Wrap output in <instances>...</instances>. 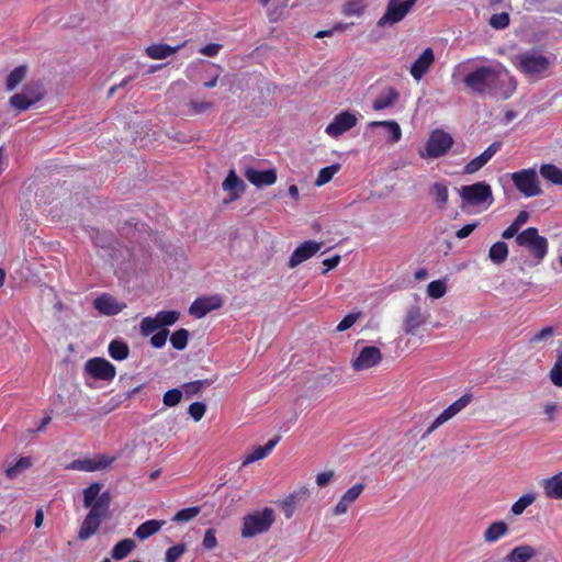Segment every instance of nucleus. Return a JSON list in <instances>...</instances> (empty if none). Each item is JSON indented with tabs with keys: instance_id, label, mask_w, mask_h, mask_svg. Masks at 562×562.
<instances>
[{
	"instance_id": "1",
	"label": "nucleus",
	"mask_w": 562,
	"mask_h": 562,
	"mask_svg": "<svg viewBox=\"0 0 562 562\" xmlns=\"http://www.w3.org/2000/svg\"><path fill=\"white\" fill-rule=\"evenodd\" d=\"M102 483L94 482L86 487L83 494V506L90 508L78 531V539L86 541L91 538L100 528L102 520L109 516L112 495L109 491L101 493Z\"/></svg>"
},
{
	"instance_id": "2",
	"label": "nucleus",
	"mask_w": 562,
	"mask_h": 562,
	"mask_svg": "<svg viewBox=\"0 0 562 562\" xmlns=\"http://www.w3.org/2000/svg\"><path fill=\"white\" fill-rule=\"evenodd\" d=\"M515 68L525 77L539 80L550 74L551 60L538 49L525 50L512 58Z\"/></svg>"
},
{
	"instance_id": "3",
	"label": "nucleus",
	"mask_w": 562,
	"mask_h": 562,
	"mask_svg": "<svg viewBox=\"0 0 562 562\" xmlns=\"http://www.w3.org/2000/svg\"><path fill=\"white\" fill-rule=\"evenodd\" d=\"M499 81V71L491 66H480L467 74L463 83L471 93L492 94Z\"/></svg>"
},
{
	"instance_id": "4",
	"label": "nucleus",
	"mask_w": 562,
	"mask_h": 562,
	"mask_svg": "<svg viewBox=\"0 0 562 562\" xmlns=\"http://www.w3.org/2000/svg\"><path fill=\"white\" fill-rule=\"evenodd\" d=\"M459 194L461 198V207L463 210L467 206L486 210L494 202L492 188L485 181H479L473 184L463 186L459 190Z\"/></svg>"
},
{
	"instance_id": "5",
	"label": "nucleus",
	"mask_w": 562,
	"mask_h": 562,
	"mask_svg": "<svg viewBox=\"0 0 562 562\" xmlns=\"http://www.w3.org/2000/svg\"><path fill=\"white\" fill-rule=\"evenodd\" d=\"M515 241L518 246L527 248L537 262H541L548 254L549 243L546 237L539 235L536 227H528L520 232Z\"/></svg>"
},
{
	"instance_id": "6",
	"label": "nucleus",
	"mask_w": 562,
	"mask_h": 562,
	"mask_svg": "<svg viewBox=\"0 0 562 562\" xmlns=\"http://www.w3.org/2000/svg\"><path fill=\"white\" fill-rule=\"evenodd\" d=\"M453 137L445 132L443 130H434L424 147L423 151H419L422 158H439L445 156L453 146Z\"/></svg>"
},
{
	"instance_id": "7",
	"label": "nucleus",
	"mask_w": 562,
	"mask_h": 562,
	"mask_svg": "<svg viewBox=\"0 0 562 562\" xmlns=\"http://www.w3.org/2000/svg\"><path fill=\"white\" fill-rule=\"evenodd\" d=\"M510 179L515 188L527 198L537 196L542 193L537 172L533 168L513 172Z\"/></svg>"
},
{
	"instance_id": "8",
	"label": "nucleus",
	"mask_w": 562,
	"mask_h": 562,
	"mask_svg": "<svg viewBox=\"0 0 562 562\" xmlns=\"http://www.w3.org/2000/svg\"><path fill=\"white\" fill-rule=\"evenodd\" d=\"M417 0H389L384 14L379 19L378 26L384 27L401 22Z\"/></svg>"
},
{
	"instance_id": "9",
	"label": "nucleus",
	"mask_w": 562,
	"mask_h": 562,
	"mask_svg": "<svg viewBox=\"0 0 562 562\" xmlns=\"http://www.w3.org/2000/svg\"><path fill=\"white\" fill-rule=\"evenodd\" d=\"M180 313L178 311H159L155 317H144L140 322V334L144 337L151 335L158 329H165L164 327L172 326L178 322Z\"/></svg>"
},
{
	"instance_id": "10",
	"label": "nucleus",
	"mask_w": 562,
	"mask_h": 562,
	"mask_svg": "<svg viewBox=\"0 0 562 562\" xmlns=\"http://www.w3.org/2000/svg\"><path fill=\"white\" fill-rule=\"evenodd\" d=\"M276 520L272 508L265 507L262 510L248 514V537L267 532Z\"/></svg>"
},
{
	"instance_id": "11",
	"label": "nucleus",
	"mask_w": 562,
	"mask_h": 562,
	"mask_svg": "<svg viewBox=\"0 0 562 562\" xmlns=\"http://www.w3.org/2000/svg\"><path fill=\"white\" fill-rule=\"evenodd\" d=\"M115 457L99 454L95 458L77 459L67 465L68 470H77L83 472H94L104 470L112 465Z\"/></svg>"
},
{
	"instance_id": "12",
	"label": "nucleus",
	"mask_w": 562,
	"mask_h": 562,
	"mask_svg": "<svg viewBox=\"0 0 562 562\" xmlns=\"http://www.w3.org/2000/svg\"><path fill=\"white\" fill-rule=\"evenodd\" d=\"M86 371L97 380L111 381L115 378V367L104 358H92L86 362Z\"/></svg>"
},
{
	"instance_id": "13",
	"label": "nucleus",
	"mask_w": 562,
	"mask_h": 562,
	"mask_svg": "<svg viewBox=\"0 0 562 562\" xmlns=\"http://www.w3.org/2000/svg\"><path fill=\"white\" fill-rule=\"evenodd\" d=\"M472 396L469 394L462 395L460 398L450 404L428 427L424 437L431 435L437 428L447 423L459 412H461L468 404H470Z\"/></svg>"
},
{
	"instance_id": "14",
	"label": "nucleus",
	"mask_w": 562,
	"mask_h": 562,
	"mask_svg": "<svg viewBox=\"0 0 562 562\" xmlns=\"http://www.w3.org/2000/svg\"><path fill=\"white\" fill-rule=\"evenodd\" d=\"M357 116L353 113L349 111H344L334 117L331 123H329L326 126L325 132L330 137L337 138L344 133L355 127L357 125Z\"/></svg>"
},
{
	"instance_id": "15",
	"label": "nucleus",
	"mask_w": 562,
	"mask_h": 562,
	"mask_svg": "<svg viewBox=\"0 0 562 562\" xmlns=\"http://www.w3.org/2000/svg\"><path fill=\"white\" fill-rule=\"evenodd\" d=\"M382 361V353L378 347H363L358 357L352 360L351 367L355 371H363L371 369Z\"/></svg>"
},
{
	"instance_id": "16",
	"label": "nucleus",
	"mask_w": 562,
	"mask_h": 562,
	"mask_svg": "<svg viewBox=\"0 0 562 562\" xmlns=\"http://www.w3.org/2000/svg\"><path fill=\"white\" fill-rule=\"evenodd\" d=\"M223 300L220 295L202 296L195 299L189 307V313L195 318H202L207 313L221 308Z\"/></svg>"
},
{
	"instance_id": "17",
	"label": "nucleus",
	"mask_w": 562,
	"mask_h": 562,
	"mask_svg": "<svg viewBox=\"0 0 562 562\" xmlns=\"http://www.w3.org/2000/svg\"><path fill=\"white\" fill-rule=\"evenodd\" d=\"M322 247V243L314 240H306L302 243L295 250L292 252L289 259V267L295 268L302 262L312 258Z\"/></svg>"
},
{
	"instance_id": "18",
	"label": "nucleus",
	"mask_w": 562,
	"mask_h": 562,
	"mask_svg": "<svg viewBox=\"0 0 562 562\" xmlns=\"http://www.w3.org/2000/svg\"><path fill=\"white\" fill-rule=\"evenodd\" d=\"M93 307L102 315L114 316L121 313L126 304L119 302L110 294L103 293L94 299Z\"/></svg>"
},
{
	"instance_id": "19",
	"label": "nucleus",
	"mask_w": 562,
	"mask_h": 562,
	"mask_svg": "<svg viewBox=\"0 0 562 562\" xmlns=\"http://www.w3.org/2000/svg\"><path fill=\"white\" fill-rule=\"evenodd\" d=\"M502 148L501 142L492 143L482 154L471 159L463 168V173L473 175L482 169Z\"/></svg>"
},
{
	"instance_id": "20",
	"label": "nucleus",
	"mask_w": 562,
	"mask_h": 562,
	"mask_svg": "<svg viewBox=\"0 0 562 562\" xmlns=\"http://www.w3.org/2000/svg\"><path fill=\"white\" fill-rule=\"evenodd\" d=\"M498 71L499 81L497 82L496 88L493 90V93L497 94L503 100H507L517 90V79L510 75V72L505 67H501Z\"/></svg>"
},
{
	"instance_id": "21",
	"label": "nucleus",
	"mask_w": 562,
	"mask_h": 562,
	"mask_svg": "<svg viewBox=\"0 0 562 562\" xmlns=\"http://www.w3.org/2000/svg\"><path fill=\"white\" fill-rule=\"evenodd\" d=\"M427 322L426 315L418 305L411 306L403 319V330L407 335H416L418 328Z\"/></svg>"
},
{
	"instance_id": "22",
	"label": "nucleus",
	"mask_w": 562,
	"mask_h": 562,
	"mask_svg": "<svg viewBox=\"0 0 562 562\" xmlns=\"http://www.w3.org/2000/svg\"><path fill=\"white\" fill-rule=\"evenodd\" d=\"M435 63V54L430 47H427L423 50V53L418 56V58L411 66V75L412 77L419 81L430 69L432 64Z\"/></svg>"
},
{
	"instance_id": "23",
	"label": "nucleus",
	"mask_w": 562,
	"mask_h": 562,
	"mask_svg": "<svg viewBox=\"0 0 562 562\" xmlns=\"http://www.w3.org/2000/svg\"><path fill=\"white\" fill-rule=\"evenodd\" d=\"M364 490L362 483H357L348 488L340 497L339 502L333 508L331 514L334 516H341L348 512L349 506L357 501Z\"/></svg>"
},
{
	"instance_id": "24",
	"label": "nucleus",
	"mask_w": 562,
	"mask_h": 562,
	"mask_svg": "<svg viewBox=\"0 0 562 562\" xmlns=\"http://www.w3.org/2000/svg\"><path fill=\"white\" fill-rule=\"evenodd\" d=\"M276 169L256 170L248 168V182L257 188L272 186L277 182Z\"/></svg>"
},
{
	"instance_id": "25",
	"label": "nucleus",
	"mask_w": 562,
	"mask_h": 562,
	"mask_svg": "<svg viewBox=\"0 0 562 562\" xmlns=\"http://www.w3.org/2000/svg\"><path fill=\"white\" fill-rule=\"evenodd\" d=\"M538 555V550L530 544L513 548L504 558V562H530Z\"/></svg>"
},
{
	"instance_id": "26",
	"label": "nucleus",
	"mask_w": 562,
	"mask_h": 562,
	"mask_svg": "<svg viewBox=\"0 0 562 562\" xmlns=\"http://www.w3.org/2000/svg\"><path fill=\"white\" fill-rule=\"evenodd\" d=\"M307 493H308V490L306 487H302L297 491L290 493L282 501H279L277 503L286 519H290L293 517L297 502L303 496L307 495Z\"/></svg>"
},
{
	"instance_id": "27",
	"label": "nucleus",
	"mask_w": 562,
	"mask_h": 562,
	"mask_svg": "<svg viewBox=\"0 0 562 562\" xmlns=\"http://www.w3.org/2000/svg\"><path fill=\"white\" fill-rule=\"evenodd\" d=\"M544 495L550 499H562V471L540 482Z\"/></svg>"
},
{
	"instance_id": "28",
	"label": "nucleus",
	"mask_w": 562,
	"mask_h": 562,
	"mask_svg": "<svg viewBox=\"0 0 562 562\" xmlns=\"http://www.w3.org/2000/svg\"><path fill=\"white\" fill-rule=\"evenodd\" d=\"M187 42H183L177 46H170L168 44H153L148 47H146V55L151 59H165L173 54H176L178 50H180L182 47L186 46Z\"/></svg>"
},
{
	"instance_id": "29",
	"label": "nucleus",
	"mask_w": 562,
	"mask_h": 562,
	"mask_svg": "<svg viewBox=\"0 0 562 562\" xmlns=\"http://www.w3.org/2000/svg\"><path fill=\"white\" fill-rule=\"evenodd\" d=\"M222 188L224 191L228 192L229 200H236L244 191V182L236 175L235 170H229L226 179L223 181Z\"/></svg>"
},
{
	"instance_id": "30",
	"label": "nucleus",
	"mask_w": 562,
	"mask_h": 562,
	"mask_svg": "<svg viewBox=\"0 0 562 562\" xmlns=\"http://www.w3.org/2000/svg\"><path fill=\"white\" fill-rule=\"evenodd\" d=\"M400 99V93L395 88L390 87L381 92L373 101L372 109L374 111H381L384 109L392 108Z\"/></svg>"
},
{
	"instance_id": "31",
	"label": "nucleus",
	"mask_w": 562,
	"mask_h": 562,
	"mask_svg": "<svg viewBox=\"0 0 562 562\" xmlns=\"http://www.w3.org/2000/svg\"><path fill=\"white\" fill-rule=\"evenodd\" d=\"M509 532V527L504 520L492 522L483 532V539L486 543H494Z\"/></svg>"
},
{
	"instance_id": "32",
	"label": "nucleus",
	"mask_w": 562,
	"mask_h": 562,
	"mask_svg": "<svg viewBox=\"0 0 562 562\" xmlns=\"http://www.w3.org/2000/svg\"><path fill=\"white\" fill-rule=\"evenodd\" d=\"M280 440L281 436L277 435L271 438L265 446L254 447L252 450L248 453V464L268 457Z\"/></svg>"
},
{
	"instance_id": "33",
	"label": "nucleus",
	"mask_w": 562,
	"mask_h": 562,
	"mask_svg": "<svg viewBox=\"0 0 562 562\" xmlns=\"http://www.w3.org/2000/svg\"><path fill=\"white\" fill-rule=\"evenodd\" d=\"M165 520L156 519L146 520L136 528L134 535L140 540H145L151 537L153 535L157 533L165 525Z\"/></svg>"
},
{
	"instance_id": "34",
	"label": "nucleus",
	"mask_w": 562,
	"mask_h": 562,
	"mask_svg": "<svg viewBox=\"0 0 562 562\" xmlns=\"http://www.w3.org/2000/svg\"><path fill=\"white\" fill-rule=\"evenodd\" d=\"M371 127H384L387 130L390 136L389 142L394 144L401 140L402 130L397 122L395 121H373L370 123Z\"/></svg>"
},
{
	"instance_id": "35",
	"label": "nucleus",
	"mask_w": 562,
	"mask_h": 562,
	"mask_svg": "<svg viewBox=\"0 0 562 562\" xmlns=\"http://www.w3.org/2000/svg\"><path fill=\"white\" fill-rule=\"evenodd\" d=\"M508 257V246L505 241L494 243L488 250V258L495 265H502Z\"/></svg>"
},
{
	"instance_id": "36",
	"label": "nucleus",
	"mask_w": 562,
	"mask_h": 562,
	"mask_svg": "<svg viewBox=\"0 0 562 562\" xmlns=\"http://www.w3.org/2000/svg\"><path fill=\"white\" fill-rule=\"evenodd\" d=\"M135 541L131 538L119 541L111 551V557L116 560L125 559L135 548Z\"/></svg>"
},
{
	"instance_id": "37",
	"label": "nucleus",
	"mask_w": 562,
	"mask_h": 562,
	"mask_svg": "<svg viewBox=\"0 0 562 562\" xmlns=\"http://www.w3.org/2000/svg\"><path fill=\"white\" fill-rule=\"evenodd\" d=\"M108 351L110 357L116 361L125 360L130 355L128 345L119 339H114L109 344Z\"/></svg>"
},
{
	"instance_id": "38",
	"label": "nucleus",
	"mask_w": 562,
	"mask_h": 562,
	"mask_svg": "<svg viewBox=\"0 0 562 562\" xmlns=\"http://www.w3.org/2000/svg\"><path fill=\"white\" fill-rule=\"evenodd\" d=\"M540 175L547 181L562 186V169L552 164H544L540 167Z\"/></svg>"
},
{
	"instance_id": "39",
	"label": "nucleus",
	"mask_w": 562,
	"mask_h": 562,
	"mask_svg": "<svg viewBox=\"0 0 562 562\" xmlns=\"http://www.w3.org/2000/svg\"><path fill=\"white\" fill-rule=\"evenodd\" d=\"M27 68L26 66L15 67L7 77L5 86L9 91H13L25 78Z\"/></svg>"
},
{
	"instance_id": "40",
	"label": "nucleus",
	"mask_w": 562,
	"mask_h": 562,
	"mask_svg": "<svg viewBox=\"0 0 562 562\" xmlns=\"http://www.w3.org/2000/svg\"><path fill=\"white\" fill-rule=\"evenodd\" d=\"M21 92L34 104L38 103L45 95V91L41 83L25 85Z\"/></svg>"
},
{
	"instance_id": "41",
	"label": "nucleus",
	"mask_w": 562,
	"mask_h": 562,
	"mask_svg": "<svg viewBox=\"0 0 562 562\" xmlns=\"http://www.w3.org/2000/svg\"><path fill=\"white\" fill-rule=\"evenodd\" d=\"M435 201L440 209H445L449 200L448 187L442 182H435L431 187Z\"/></svg>"
},
{
	"instance_id": "42",
	"label": "nucleus",
	"mask_w": 562,
	"mask_h": 562,
	"mask_svg": "<svg viewBox=\"0 0 562 562\" xmlns=\"http://www.w3.org/2000/svg\"><path fill=\"white\" fill-rule=\"evenodd\" d=\"M536 501V494L535 493H527L521 495L513 505H512V513L516 516L521 515L525 509L530 506Z\"/></svg>"
},
{
	"instance_id": "43",
	"label": "nucleus",
	"mask_w": 562,
	"mask_h": 562,
	"mask_svg": "<svg viewBox=\"0 0 562 562\" xmlns=\"http://www.w3.org/2000/svg\"><path fill=\"white\" fill-rule=\"evenodd\" d=\"M339 169H340V166L338 164L322 168L318 172L316 180H315V184L317 187H322V186L328 183L333 179V177L339 171Z\"/></svg>"
},
{
	"instance_id": "44",
	"label": "nucleus",
	"mask_w": 562,
	"mask_h": 562,
	"mask_svg": "<svg viewBox=\"0 0 562 562\" xmlns=\"http://www.w3.org/2000/svg\"><path fill=\"white\" fill-rule=\"evenodd\" d=\"M9 104L16 110L19 113L29 110L31 106L35 105L32 101H30L22 92L14 93L9 99Z\"/></svg>"
},
{
	"instance_id": "45",
	"label": "nucleus",
	"mask_w": 562,
	"mask_h": 562,
	"mask_svg": "<svg viewBox=\"0 0 562 562\" xmlns=\"http://www.w3.org/2000/svg\"><path fill=\"white\" fill-rule=\"evenodd\" d=\"M31 465V459L27 457H22L13 465L5 470V475L8 479H15L21 471L29 469Z\"/></svg>"
},
{
	"instance_id": "46",
	"label": "nucleus",
	"mask_w": 562,
	"mask_h": 562,
	"mask_svg": "<svg viewBox=\"0 0 562 562\" xmlns=\"http://www.w3.org/2000/svg\"><path fill=\"white\" fill-rule=\"evenodd\" d=\"M189 331L184 328L176 330L171 337L170 342L177 350H183L188 345Z\"/></svg>"
},
{
	"instance_id": "47",
	"label": "nucleus",
	"mask_w": 562,
	"mask_h": 562,
	"mask_svg": "<svg viewBox=\"0 0 562 562\" xmlns=\"http://www.w3.org/2000/svg\"><path fill=\"white\" fill-rule=\"evenodd\" d=\"M366 5L361 0H352L344 4L342 13L347 16H360L363 14Z\"/></svg>"
},
{
	"instance_id": "48",
	"label": "nucleus",
	"mask_w": 562,
	"mask_h": 562,
	"mask_svg": "<svg viewBox=\"0 0 562 562\" xmlns=\"http://www.w3.org/2000/svg\"><path fill=\"white\" fill-rule=\"evenodd\" d=\"M200 512L201 508L199 506L183 508L176 513V515L172 517V520L176 522L189 521L195 518Z\"/></svg>"
},
{
	"instance_id": "49",
	"label": "nucleus",
	"mask_w": 562,
	"mask_h": 562,
	"mask_svg": "<svg viewBox=\"0 0 562 562\" xmlns=\"http://www.w3.org/2000/svg\"><path fill=\"white\" fill-rule=\"evenodd\" d=\"M510 19L507 12L493 14L490 18V25L495 30H503L509 25Z\"/></svg>"
},
{
	"instance_id": "50",
	"label": "nucleus",
	"mask_w": 562,
	"mask_h": 562,
	"mask_svg": "<svg viewBox=\"0 0 562 562\" xmlns=\"http://www.w3.org/2000/svg\"><path fill=\"white\" fill-rule=\"evenodd\" d=\"M446 283L440 280L431 281L427 286V293L432 299L442 297L446 294Z\"/></svg>"
},
{
	"instance_id": "51",
	"label": "nucleus",
	"mask_w": 562,
	"mask_h": 562,
	"mask_svg": "<svg viewBox=\"0 0 562 562\" xmlns=\"http://www.w3.org/2000/svg\"><path fill=\"white\" fill-rule=\"evenodd\" d=\"M186 550L187 546L184 543H179L168 548L165 554V562H177Z\"/></svg>"
},
{
	"instance_id": "52",
	"label": "nucleus",
	"mask_w": 562,
	"mask_h": 562,
	"mask_svg": "<svg viewBox=\"0 0 562 562\" xmlns=\"http://www.w3.org/2000/svg\"><path fill=\"white\" fill-rule=\"evenodd\" d=\"M361 316L360 312L347 314L337 325L336 331L342 333L351 328Z\"/></svg>"
},
{
	"instance_id": "53",
	"label": "nucleus",
	"mask_w": 562,
	"mask_h": 562,
	"mask_svg": "<svg viewBox=\"0 0 562 562\" xmlns=\"http://www.w3.org/2000/svg\"><path fill=\"white\" fill-rule=\"evenodd\" d=\"M182 392L179 389H171L164 394V404L168 407H173L180 403Z\"/></svg>"
},
{
	"instance_id": "54",
	"label": "nucleus",
	"mask_w": 562,
	"mask_h": 562,
	"mask_svg": "<svg viewBox=\"0 0 562 562\" xmlns=\"http://www.w3.org/2000/svg\"><path fill=\"white\" fill-rule=\"evenodd\" d=\"M211 382L207 381V380H195V381H192V382H188L186 384H183V390H184V393L186 395L189 397V396H192L196 393H199L205 385H210Z\"/></svg>"
},
{
	"instance_id": "55",
	"label": "nucleus",
	"mask_w": 562,
	"mask_h": 562,
	"mask_svg": "<svg viewBox=\"0 0 562 562\" xmlns=\"http://www.w3.org/2000/svg\"><path fill=\"white\" fill-rule=\"evenodd\" d=\"M188 412L195 422H199L203 418L206 412V406L202 402H194L190 404Z\"/></svg>"
},
{
	"instance_id": "56",
	"label": "nucleus",
	"mask_w": 562,
	"mask_h": 562,
	"mask_svg": "<svg viewBox=\"0 0 562 562\" xmlns=\"http://www.w3.org/2000/svg\"><path fill=\"white\" fill-rule=\"evenodd\" d=\"M168 335V329H160L150 337V345L157 349L162 348L166 345Z\"/></svg>"
},
{
	"instance_id": "57",
	"label": "nucleus",
	"mask_w": 562,
	"mask_h": 562,
	"mask_svg": "<svg viewBox=\"0 0 562 562\" xmlns=\"http://www.w3.org/2000/svg\"><path fill=\"white\" fill-rule=\"evenodd\" d=\"M188 105L192 114H202L209 111L213 103L209 101H190Z\"/></svg>"
},
{
	"instance_id": "58",
	"label": "nucleus",
	"mask_w": 562,
	"mask_h": 562,
	"mask_svg": "<svg viewBox=\"0 0 562 562\" xmlns=\"http://www.w3.org/2000/svg\"><path fill=\"white\" fill-rule=\"evenodd\" d=\"M554 335V330H553V327L551 326H548V327H544L542 328L541 330H539L538 333H536L531 338H530V344H538L540 341H543V340H547L551 337H553Z\"/></svg>"
},
{
	"instance_id": "59",
	"label": "nucleus",
	"mask_w": 562,
	"mask_h": 562,
	"mask_svg": "<svg viewBox=\"0 0 562 562\" xmlns=\"http://www.w3.org/2000/svg\"><path fill=\"white\" fill-rule=\"evenodd\" d=\"M202 544H203V547L206 550H212V549H214L216 547L217 540H216V537H215L214 529H207L205 531Z\"/></svg>"
},
{
	"instance_id": "60",
	"label": "nucleus",
	"mask_w": 562,
	"mask_h": 562,
	"mask_svg": "<svg viewBox=\"0 0 562 562\" xmlns=\"http://www.w3.org/2000/svg\"><path fill=\"white\" fill-rule=\"evenodd\" d=\"M335 476V473L334 471H325V472H322V473H318L316 475V484L319 486V487H324L326 486L328 483L331 482V480L334 479Z\"/></svg>"
},
{
	"instance_id": "61",
	"label": "nucleus",
	"mask_w": 562,
	"mask_h": 562,
	"mask_svg": "<svg viewBox=\"0 0 562 562\" xmlns=\"http://www.w3.org/2000/svg\"><path fill=\"white\" fill-rule=\"evenodd\" d=\"M477 225L479 224L476 222L464 225L463 227H461L460 229L457 231V233H456L457 238H459V239L467 238L468 236H470L472 234V232L477 227Z\"/></svg>"
},
{
	"instance_id": "62",
	"label": "nucleus",
	"mask_w": 562,
	"mask_h": 562,
	"mask_svg": "<svg viewBox=\"0 0 562 562\" xmlns=\"http://www.w3.org/2000/svg\"><path fill=\"white\" fill-rule=\"evenodd\" d=\"M558 409H559V406H558L557 403L548 402V403L544 404L543 412H544V414L547 416V420L548 422L554 420L555 413H557Z\"/></svg>"
},
{
	"instance_id": "63",
	"label": "nucleus",
	"mask_w": 562,
	"mask_h": 562,
	"mask_svg": "<svg viewBox=\"0 0 562 562\" xmlns=\"http://www.w3.org/2000/svg\"><path fill=\"white\" fill-rule=\"evenodd\" d=\"M221 47L222 46L220 44H207L200 49V53L205 56L213 57L220 52Z\"/></svg>"
},
{
	"instance_id": "64",
	"label": "nucleus",
	"mask_w": 562,
	"mask_h": 562,
	"mask_svg": "<svg viewBox=\"0 0 562 562\" xmlns=\"http://www.w3.org/2000/svg\"><path fill=\"white\" fill-rule=\"evenodd\" d=\"M529 220V213L527 211H520L516 218L513 221V224L520 229V227L527 223Z\"/></svg>"
}]
</instances>
